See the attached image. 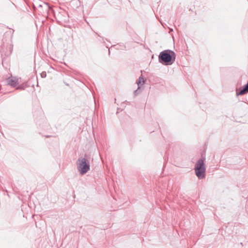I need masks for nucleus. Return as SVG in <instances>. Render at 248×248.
<instances>
[{"label": "nucleus", "mask_w": 248, "mask_h": 248, "mask_svg": "<svg viewBox=\"0 0 248 248\" xmlns=\"http://www.w3.org/2000/svg\"><path fill=\"white\" fill-rule=\"evenodd\" d=\"M241 245H243V243H241Z\"/></svg>", "instance_id": "9b49d317"}, {"label": "nucleus", "mask_w": 248, "mask_h": 248, "mask_svg": "<svg viewBox=\"0 0 248 248\" xmlns=\"http://www.w3.org/2000/svg\"><path fill=\"white\" fill-rule=\"evenodd\" d=\"M86 155L84 157L79 158L77 161V165L80 174L83 175L90 169L89 162L87 160Z\"/></svg>", "instance_id": "7ed1b4c3"}, {"label": "nucleus", "mask_w": 248, "mask_h": 248, "mask_svg": "<svg viewBox=\"0 0 248 248\" xmlns=\"http://www.w3.org/2000/svg\"><path fill=\"white\" fill-rule=\"evenodd\" d=\"M16 90H23L24 88L21 86H18L16 87Z\"/></svg>", "instance_id": "1a4fd4ad"}, {"label": "nucleus", "mask_w": 248, "mask_h": 248, "mask_svg": "<svg viewBox=\"0 0 248 248\" xmlns=\"http://www.w3.org/2000/svg\"><path fill=\"white\" fill-rule=\"evenodd\" d=\"M248 93V82L244 85L242 89H240L239 92L236 91V95H242Z\"/></svg>", "instance_id": "423d86ee"}, {"label": "nucleus", "mask_w": 248, "mask_h": 248, "mask_svg": "<svg viewBox=\"0 0 248 248\" xmlns=\"http://www.w3.org/2000/svg\"><path fill=\"white\" fill-rule=\"evenodd\" d=\"M205 158L202 157L199 159L195 165V172L199 179L205 177L206 167L204 163Z\"/></svg>", "instance_id": "f03ea898"}, {"label": "nucleus", "mask_w": 248, "mask_h": 248, "mask_svg": "<svg viewBox=\"0 0 248 248\" xmlns=\"http://www.w3.org/2000/svg\"><path fill=\"white\" fill-rule=\"evenodd\" d=\"M170 31H173V30H172V29H170Z\"/></svg>", "instance_id": "9d476101"}, {"label": "nucleus", "mask_w": 248, "mask_h": 248, "mask_svg": "<svg viewBox=\"0 0 248 248\" xmlns=\"http://www.w3.org/2000/svg\"><path fill=\"white\" fill-rule=\"evenodd\" d=\"M176 55L172 50H166L161 51L158 56L159 62L165 65H169L172 63V60L175 61Z\"/></svg>", "instance_id": "f257e3e1"}, {"label": "nucleus", "mask_w": 248, "mask_h": 248, "mask_svg": "<svg viewBox=\"0 0 248 248\" xmlns=\"http://www.w3.org/2000/svg\"><path fill=\"white\" fill-rule=\"evenodd\" d=\"M7 84L13 87H16L19 84L18 79L16 77H9L6 79Z\"/></svg>", "instance_id": "39448f33"}, {"label": "nucleus", "mask_w": 248, "mask_h": 248, "mask_svg": "<svg viewBox=\"0 0 248 248\" xmlns=\"http://www.w3.org/2000/svg\"><path fill=\"white\" fill-rule=\"evenodd\" d=\"M55 17L58 21L60 23H66L68 21V13L64 11H62L55 15Z\"/></svg>", "instance_id": "20e7f679"}, {"label": "nucleus", "mask_w": 248, "mask_h": 248, "mask_svg": "<svg viewBox=\"0 0 248 248\" xmlns=\"http://www.w3.org/2000/svg\"><path fill=\"white\" fill-rule=\"evenodd\" d=\"M46 76V72H42L41 74V76L42 78H45Z\"/></svg>", "instance_id": "6e6552de"}, {"label": "nucleus", "mask_w": 248, "mask_h": 248, "mask_svg": "<svg viewBox=\"0 0 248 248\" xmlns=\"http://www.w3.org/2000/svg\"><path fill=\"white\" fill-rule=\"evenodd\" d=\"M141 81H142L143 84L144 83L145 81H144V78L142 77H140L138 81L137 82V84L139 86V88L137 90H136L135 91L134 93H135V95H137V94H138L139 93V89H140V85L141 84Z\"/></svg>", "instance_id": "0eeeda50"}]
</instances>
